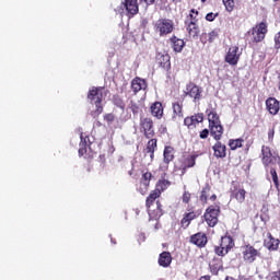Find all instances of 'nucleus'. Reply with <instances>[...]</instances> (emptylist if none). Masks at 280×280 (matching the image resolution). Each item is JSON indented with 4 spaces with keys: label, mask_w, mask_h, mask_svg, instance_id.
I'll return each mask as SVG.
<instances>
[{
    "label": "nucleus",
    "mask_w": 280,
    "mask_h": 280,
    "mask_svg": "<svg viewBox=\"0 0 280 280\" xmlns=\"http://www.w3.org/2000/svg\"><path fill=\"white\" fill-rule=\"evenodd\" d=\"M233 248H235V240H233L231 235H224L221 237L220 245L214 246V254L218 255V257H226Z\"/></svg>",
    "instance_id": "nucleus-5"
},
{
    "label": "nucleus",
    "mask_w": 280,
    "mask_h": 280,
    "mask_svg": "<svg viewBox=\"0 0 280 280\" xmlns=\"http://www.w3.org/2000/svg\"><path fill=\"white\" fill-rule=\"evenodd\" d=\"M280 241L279 238L272 237V234H268V237L265 240V246L268 247L269 250H277L279 248Z\"/></svg>",
    "instance_id": "nucleus-30"
},
{
    "label": "nucleus",
    "mask_w": 280,
    "mask_h": 280,
    "mask_svg": "<svg viewBox=\"0 0 280 280\" xmlns=\"http://www.w3.org/2000/svg\"><path fill=\"white\" fill-rule=\"evenodd\" d=\"M172 108H173V116H172L173 121H180V119H183L184 117L183 103L175 102L172 104Z\"/></svg>",
    "instance_id": "nucleus-26"
},
{
    "label": "nucleus",
    "mask_w": 280,
    "mask_h": 280,
    "mask_svg": "<svg viewBox=\"0 0 280 280\" xmlns=\"http://www.w3.org/2000/svg\"><path fill=\"white\" fill-rule=\"evenodd\" d=\"M200 214L192 210V208L188 209V212H185L183 214V218L180 220V228L182 229H189V224L194 222V220L198 219Z\"/></svg>",
    "instance_id": "nucleus-15"
},
{
    "label": "nucleus",
    "mask_w": 280,
    "mask_h": 280,
    "mask_svg": "<svg viewBox=\"0 0 280 280\" xmlns=\"http://www.w3.org/2000/svg\"><path fill=\"white\" fill-rule=\"evenodd\" d=\"M270 175L272 177V182H273L276 189H278V191H279V176L277 175V166L270 167Z\"/></svg>",
    "instance_id": "nucleus-37"
},
{
    "label": "nucleus",
    "mask_w": 280,
    "mask_h": 280,
    "mask_svg": "<svg viewBox=\"0 0 280 280\" xmlns=\"http://www.w3.org/2000/svg\"><path fill=\"white\" fill-rule=\"evenodd\" d=\"M171 43H172V48L174 51H176L177 54H180V51H183V48L185 47V40L173 36L171 37Z\"/></svg>",
    "instance_id": "nucleus-29"
},
{
    "label": "nucleus",
    "mask_w": 280,
    "mask_h": 280,
    "mask_svg": "<svg viewBox=\"0 0 280 280\" xmlns=\"http://www.w3.org/2000/svg\"><path fill=\"white\" fill-rule=\"evenodd\" d=\"M209 132H211V129H203L202 131H200V139H207L209 137Z\"/></svg>",
    "instance_id": "nucleus-46"
},
{
    "label": "nucleus",
    "mask_w": 280,
    "mask_h": 280,
    "mask_svg": "<svg viewBox=\"0 0 280 280\" xmlns=\"http://www.w3.org/2000/svg\"><path fill=\"white\" fill-rule=\"evenodd\" d=\"M209 194H211V185L206 184L199 196L201 205H207L209 202Z\"/></svg>",
    "instance_id": "nucleus-32"
},
{
    "label": "nucleus",
    "mask_w": 280,
    "mask_h": 280,
    "mask_svg": "<svg viewBox=\"0 0 280 280\" xmlns=\"http://www.w3.org/2000/svg\"><path fill=\"white\" fill-rule=\"evenodd\" d=\"M153 30L159 36H167L174 32V21L170 19H160L153 23Z\"/></svg>",
    "instance_id": "nucleus-6"
},
{
    "label": "nucleus",
    "mask_w": 280,
    "mask_h": 280,
    "mask_svg": "<svg viewBox=\"0 0 280 280\" xmlns=\"http://www.w3.org/2000/svg\"><path fill=\"white\" fill-rule=\"evenodd\" d=\"M184 125H186L187 128H196L198 124L196 122L194 116H189L184 119Z\"/></svg>",
    "instance_id": "nucleus-40"
},
{
    "label": "nucleus",
    "mask_w": 280,
    "mask_h": 280,
    "mask_svg": "<svg viewBox=\"0 0 280 280\" xmlns=\"http://www.w3.org/2000/svg\"><path fill=\"white\" fill-rule=\"evenodd\" d=\"M217 142L212 147V150L214 152V156L217 159H225L226 158V145L222 144L220 140H215Z\"/></svg>",
    "instance_id": "nucleus-22"
},
{
    "label": "nucleus",
    "mask_w": 280,
    "mask_h": 280,
    "mask_svg": "<svg viewBox=\"0 0 280 280\" xmlns=\"http://www.w3.org/2000/svg\"><path fill=\"white\" fill-rule=\"evenodd\" d=\"M129 176H132V171H129Z\"/></svg>",
    "instance_id": "nucleus-55"
},
{
    "label": "nucleus",
    "mask_w": 280,
    "mask_h": 280,
    "mask_svg": "<svg viewBox=\"0 0 280 280\" xmlns=\"http://www.w3.org/2000/svg\"><path fill=\"white\" fill-rule=\"evenodd\" d=\"M182 202L184 205H189V202H191V192L189 191H184L183 196H182Z\"/></svg>",
    "instance_id": "nucleus-42"
},
{
    "label": "nucleus",
    "mask_w": 280,
    "mask_h": 280,
    "mask_svg": "<svg viewBox=\"0 0 280 280\" xmlns=\"http://www.w3.org/2000/svg\"><path fill=\"white\" fill-rule=\"evenodd\" d=\"M260 159L264 167H277V165H280L279 153L268 145L261 147Z\"/></svg>",
    "instance_id": "nucleus-2"
},
{
    "label": "nucleus",
    "mask_w": 280,
    "mask_h": 280,
    "mask_svg": "<svg viewBox=\"0 0 280 280\" xmlns=\"http://www.w3.org/2000/svg\"><path fill=\"white\" fill-rule=\"evenodd\" d=\"M223 4L226 12H233V8H235V2L233 0H223Z\"/></svg>",
    "instance_id": "nucleus-41"
},
{
    "label": "nucleus",
    "mask_w": 280,
    "mask_h": 280,
    "mask_svg": "<svg viewBox=\"0 0 280 280\" xmlns=\"http://www.w3.org/2000/svg\"><path fill=\"white\" fill-rule=\"evenodd\" d=\"M244 143L243 138H237V139H230L229 140V147L231 150H237V148H242Z\"/></svg>",
    "instance_id": "nucleus-35"
},
{
    "label": "nucleus",
    "mask_w": 280,
    "mask_h": 280,
    "mask_svg": "<svg viewBox=\"0 0 280 280\" xmlns=\"http://www.w3.org/2000/svg\"><path fill=\"white\" fill-rule=\"evenodd\" d=\"M112 242H113V244H117V242H114L113 240H112Z\"/></svg>",
    "instance_id": "nucleus-56"
},
{
    "label": "nucleus",
    "mask_w": 280,
    "mask_h": 280,
    "mask_svg": "<svg viewBox=\"0 0 280 280\" xmlns=\"http://www.w3.org/2000/svg\"><path fill=\"white\" fill-rule=\"evenodd\" d=\"M145 89H148V83L145 82V80L141 78H135L131 81V90L133 91L135 95H137L139 91H145Z\"/></svg>",
    "instance_id": "nucleus-19"
},
{
    "label": "nucleus",
    "mask_w": 280,
    "mask_h": 280,
    "mask_svg": "<svg viewBox=\"0 0 280 280\" xmlns=\"http://www.w3.org/2000/svg\"><path fill=\"white\" fill-rule=\"evenodd\" d=\"M158 198H161V192L158 191L156 189L152 190V191L150 192V195L147 197V200H145V207H147V209H150V207H152V205H154V201H155Z\"/></svg>",
    "instance_id": "nucleus-33"
},
{
    "label": "nucleus",
    "mask_w": 280,
    "mask_h": 280,
    "mask_svg": "<svg viewBox=\"0 0 280 280\" xmlns=\"http://www.w3.org/2000/svg\"><path fill=\"white\" fill-rule=\"evenodd\" d=\"M151 115L153 117H156V119H163V103L162 102H155L151 104L150 106Z\"/></svg>",
    "instance_id": "nucleus-24"
},
{
    "label": "nucleus",
    "mask_w": 280,
    "mask_h": 280,
    "mask_svg": "<svg viewBox=\"0 0 280 280\" xmlns=\"http://www.w3.org/2000/svg\"><path fill=\"white\" fill-rule=\"evenodd\" d=\"M80 144H79V156H84L85 159H93V141H91V138L86 136V133L80 135Z\"/></svg>",
    "instance_id": "nucleus-7"
},
{
    "label": "nucleus",
    "mask_w": 280,
    "mask_h": 280,
    "mask_svg": "<svg viewBox=\"0 0 280 280\" xmlns=\"http://www.w3.org/2000/svg\"><path fill=\"white\" fill-rule=\"evenodd\" d=\"M209 266L212 275H218L220 270H224V262L222 261V258H213Z\"/></svg>",
    "instance_id": "nucleus-28"
},
{
    "label": "nucleus",
    "mask_w": 280,
    "mask_h": 280,
    "mask_svg": "<svg viewBox=\"0 0 280 280\" xmlns=\"http://www.w3.org/2000/svg\"><path fill=\"white\" fill-rule=\"evenodd\" d=\"M149 215L152 220H159L163 215V206L161 201H156V209L150 210L148 209Z\"/></svg>",
    "instance_id": "nucleus-31"
},
{
    "label": "nucleus",
    "mask_w": 280,
    "mask_h": 280,
    "mask_svg": "<svg viewBox=\"0 0 280 280\" xmlns=\"http://www.w3.org/2000/svg\"><path fill=\"white\" fill-rule=\"evenodd\" d=\"M215 16H218V13H213V12H211V13H208L207 15H206V21H215Z\"/></svg>",
    "instance_id": "nucleus-47"
},
{
    "label": "nucleus",
    "mask_w": 280,
    "mask_h": 280,
    "mask_svg": "<svg viewBox=\"0 0 280 280\" xmlns=\"http://www.w3.org/2000/svg\"><path fill=\"white\" fill-rule=\"evenodd\" d=\"M218 38V31H212L208 34L209 43H213Z\"/></svg>",
    "instance_id": "nucleus-43"
},
{
    "label": "nucleus",
    "mask_w": 280,
    "mask_h": 280,
    "mask_svg": "<svg viewBox=\"0 0 280 280\" xmlns=\"http://www.w3.org/2000/svg\"><path fill=\"white\" fill-rule=\"evenodd\" d=\"M232 185L233 187L230 189V198L237 201L238 205L246 202V189H244V187H240L235 182H232Z\"/></svg>",
    "instance_id": "nucleus-12"
},
{
    "label": "nucleus",
    "mask_w": 280,
    "mask_h": 280,
    "mask_svg": "<svg viewBox=\"0 0 280 280\" xmlns=\"http://www.w3.org/2000/svg\"><path fill=\"white\" fill-rule=\"evenodd\" d=\"M156 63L161 67V69H164V70L170 69L171 67L170 55L166 52H158Z\"/></svg>",
    "instance_id": "nucleus-20"
},
{
    "label": "nucleus",
    "mask_w": 280,
    "mask_h": 280,
    "mask_svg": "<svg viewBox=\"0 0 280 280\" xmlns=\"http://www.w3.org/2000/svg\"><path fill=\"white\" fill-rule=\"evenodd\" d=\"M121 16H128L129 19L135 16L139 12V4H137V0H125L117 9Z\"/></svg>",
    "instance_id": "nucleus-8"
},
{
    "label": "nucleus",
    "mask_w": 280,
    "mask_h": 280,
    "mask_svg": "<svg viewBox=\"0 0 280 280\" xmlns=\"http://www.w3.org/2000/svg\"><path fill=\"white\" fill-rule=\"evenodd\" d=\"M172 254L170 252H162L159 256L158 264L162 268H170L172 266Z\"/></svg>",
    "instance_id": "nucleus-23"
},
{
    "label": "nucleus",
    "mask_w": 280,
    "mask_h": 280,
    "mask_svg": "<svg viewBox=\"0 0 280 280\" xmlns=\"http://www.w3.org/2000/svg\"><path fill=\"white\" fill-rule=\"evenodd\" d=\"M140 132L145 139H153V137L156 135L154 131V120H152L150 117L141 118Z\"/></svg>",
    "instance_id": "nucleus-11"
},
{
    "label": "nucleus",
    "mask_w": 280,
    "mask_h": 280,
    "mask_svg": "<svg viewBox=\"0 0 280 280\" xmlns=\"http://www.w3.org/2000/svg\"><path fill=\"white\" fill-rule=\"evenodd\" d=\"M240 56H242V52L240 51V47L232 46L230 47L225 56V61L229 62V65H237V60H240Z\"/></svg>",
    "instance_id": "nucleus-16"
},
{
    "label": "nucleus",
    "mask_w": 280,
    "mask_h": 280,
    "mask_svg": "<svg viewBox=\"0 0 280 280\" xmlns=\"http://www.w3.org/2000/svg\"><path fill=\"white\" fill-rule=\"evenodd\" d=\"M192 118H195L196 124H202V121H205V116L202 114L192 115Z\"/></svg>",
    "instance_id": "nucleus-44"
},
{
    "label": "nucleus",
    "mask_w": 280,
    "mask_h": 280,
    "mask_svg": "<svg viewBox=\"0 0 280 280\" xmlns=\"http://www.w3.org/2000/svg\"><path fill=\"white\" fill-rule=\"evenodd\" d=\"M184 95L191 97L194 102H200V100H202V90L196 83L190 82L186 85V91H184Z\"/></svg>",
    "instance_id": "nucleus-13"
},
{
    "label": "nucleus",
    "mask_w": 280,
    "mask_h": 280,
    "mask_svg": "<svg viewBox=\"0 0 280 280\" xmlns=\"http://www.w3.org/2000/svg\"><path fill=\"white\" fill-rule=\"evenodd\" d=\"M144 3H147V5H152V3H154V0H144Z\"/></svg>",
    "instance_id": "nucleus-54"
},
{
    "label": "nucleus",
    "mask_w": 280,
    "mask_h": 280,
    "mask_svg": "<svg viewBox=\"0 0 280 280\" xmlns=\"http://www.w3.org/2000/svg\"><path fill=\"white\" fill-rule=\"evenodd\" d=\"M273 280H280V271H277L273 276Z\"/></svg>",
    "instance_id": "nucleus-53"
},
{
    "label": "nucleus",
    "mask_w": 280,
    "mask_h": 280,
    "mask_svg": "<svg viewBox=\"0 0 280 280\" xmlns=\"http://www.w3.org/2000/svg\"><path fill=\"white\" fill-rule=\"evenodd\" d=\"M170 185H172V182L165 179V178H161L158 180L156 185H155V189L161 194H163V191H165V189H167V187H170Z\"/></svg>",
    "instance_id": "nucleus-34"
},
{
    "label": "nucleus",
    "mask_w": 280,
    "mask_h": 280,
    "mask_svg": "<svg viewBox=\"0 0 280 280\" xmlns=\"http://www.w3.org/2000/svg\"><path fill=\"white\" fill-rule=\"evenodd\" d=\"M207 242H209L207 234L202 232H198L190 236V244L198 246V248H205V246H207Z\"/></svg>",
    "instance_id": "nucleus-17"
},
{
    "label": "nucleus",
    "mask_w": 280,
    "mask_h": 280,
    "mask_svg": "<svg viewBox=\"0 0 280 280\" xmlns=\"http://www.w3.org/2000/svg\"><path fill=\"white\" fill-rule=\"evenodd\" d=\"M199 280H211V276H201Z\"/></svg>",
    "instance_id": "nucleus-52"
},
{
    "label": "nucleus",
    "mask_w": 280,
    "mask_h": 280,
    "mask_svg": "<svg viewBox=\"0 0 280 280\" xmlns=\"http://www.w3.org/2000/svg\"><path fill=\"white\" fill-rule=\"evenodd\" d=\"M276 49H280V33L275 36Z\"/></svg>",
    "instance_id": "nucleus-48"
},
{
    "label": "nucleus",
    "mask_w": 280,
    "mask_h": 280,
    "mask_svg": "<svg viewBox=\"0 0 280 280\" xmlns=\"http://www.w3.org/2000/svg\"><path fill=\"white\" fill-rule=\"evenodd\" d=\"M210 200L212 202H215L218 200V195L213 194L211 197H210Z\"/></svg>",
    "instance_id": "nucleus-51"
},
{
    "label": "nucleus",
    "mask_w": 280,
    "mask_h": 280,
    "mask_svg": "<svg viewBox=\"0 0 280 280\" xmlns=\"http://www.w3.org/2000/svg\"><path fill=\"white\" fill-rule=\"evenodd\" d=\"M158 148L159 140L156 138H150L147 143L145 152L147 154H150L151 161H154V153L156 152Z\"/></svg>",
    "instance_id": "nucleus-21"
},
{
    "label": "nucleus",
    "mask_w": 280,
    "mask_h": 280,
    "mask_svg": "<svg viewBox=\"0 0 280 280\" xmlns=\"http://www.w3.org/2000/svg\"><path fill=\"white\" fill-rule=\"evenodd\" d=\"M197 159H198V155L196 154L182 156V159L179 160V165L177 166L178 172H180V176H185L187 174V170L191 167H196Z\"/></svg>",
    "instance_id": "nucleus-10"
},
{
    "label": "nucleus",
    "mask_w": 280,
    "mask_h": 280,
    "mask_svg": "<svg viewBox=\"0 0 280 280\" xmlns=\"http://www.w3.org/2000/svg\"><path fill=\"white\" fill-rule=\"evenodd\" d=\"M220 213H222V210L220 208V202L211 205L206 209L203 213V219H205V222L208 224V226L213 229V226L218 225V222H220L219 220Z\"/></svg>",
    "instance_id": "nucleus-4"
},
{
    "label": "nucleus",
    "mask_w": 280,
    "mask_h": 280,
    "mask_svg": "<svg viewBox=\"0 0 280 280\" xmlns=\"http://www.w3.org/2000/svg\"><path fill=\"white\" fill-rule=\"evenodd\" d=\"M175 149L172 145H166L164 148L163 151V163H165V165H170L172 163V161H174L175 156Z\"/></svg>",
    "instance_id": "nucleus-25"
},
{
    "label": "nucleus",
    "mask_w": 280,
    "mask_h": 280,
    "mask_svg": "<svg viewBox=\"0 0 280 280\" xmlns=\"http://www.w3.org/2000/svg\"><path fill=\"white\" fill-rule=\"evenodd\" d=\"M187 25V32L189 36H192V38H196L198 34H200V28L198 27V24L194 20H187L186 22Z\"/></svg>",
    "instance_id": "nucleus-27"
},
{
    "label": "nucleus",
    "mask_w": 280,
    "mask_h": 280,
    "mask_svg": "<svg viewBox=\"0 0 280 280\" xmlns=\"http://www.w3.org/2000/svg\"><path fill=\"white\" fill-rule=\"evenodd\" d=\"M206 114L208 116V124L211 137H213L214 141H220L222 139V135H224V126H222V121L220 120V115L215 109H207Z\"/></svg>",
    "instance_id": "nucleus-1"
},
{
    "label": "nucleus",
    "mask_w": 280,
    "mask_h": 280,
    "mask_svg": "<svg viewBox=\"0 0 280 280\" xmlns=\"http://www.w3.org/2000/svg\"><path fill=\"white\" fill-rule=\"evenodd\" d=\"M196 16H198V11L192 9L190 11V21H196Z\"/></svg>",
    "instance_id": "nucleus-50"
},
{
    "label": "nucleus",
    "mask_w": 280,
    "mask_h": 280,
    "mask_svg": "<svg viewBox=\"0 0 280 280\" xmlns=\"http://www.w3.org/2000/svg\"><path fill=\"white\" fill-rule=\"evenodd\" d=\"M152 178H154V176L152 175L151 172L142 171V176H141L140 180H142L143 183H147V185H150V182L152 180Z\"/></svg>",
    "instance_id": "nucleus-38"
},
{
    "label": "nucleus",
    "mask_w": 280,
    "mask_h": 280,
    "mask_svg": "<svg viewBox=\"0 0 280 280\" xmlns=\"http://www.w3.org/2000/svg\"><path fill=\"white\" fill-rule=\"evenodd\" d=\"M268 139L269 141H272V139H275V128L268 130Z\"/></svg>",
    "instance_id": "nucleus-49"
},
{
    "label": "nucleus",
    "mask_w": 280,
    "mask_h": 280,
    "mask_svg": "<svg viewBox=\"0 0 280 280\" xmlns=\"http://www.w3.org/2000/svg\"><path fill=\"white\" fill-rule=\"evenodd\" d=\"M104 119H105V121H107V124H113V121H115V115H113V114H106V115L104 116Z\"/></svg>",
    "instance_id": "nucleus-45"
},
{
    "label": "nucleus",
    "mask_w": 280,
    "mask_h": 280,
    "mask_svg": "<svg viewBox=\"0 0 280 280\" xmlns=\"http://www.w3.org/2000/svg\"><path fill=\"white\" fill-rule=\"evenodd\" d=\"M130 110L132 112L133 115H139L141 113V104L131 101L130 102Z\"/></svg>",
    "instance_id": "nucleus-39"
},
{
    "label": "nucleus",
    "mask_w": 280,
    "mask_h": 280,
    "mask_svg": "<svg viewBox=\"0 0 280 280\" xmlns=\"http://www.w3.org/2000/svg\"><path fill=\"white\" fill-rule=\"evenodd\" d=\"M148 189H150V184H147L140 179L139 184L137 185V191H139L141 196H145L148 194Z\"/></svg>",
    "instance_id": "nucleus-36"
},
{
    "label": "nucleus",
    "mask_w": 280,
    "mask_h": 280,
    "mask_svg": "<svg viewBox=\"0 0 280 280\" xmlns=\"http://www.w3.org/2000/svg\"><path fill=\"white\" fill-rule=\"evenodd\" d=\"M268 33V26H266V23L261 22L260 24L256 25L252 30V36L254 43H261L264 38H266V34Z\"/></svg>",
    "instance_id": "nucleus-14"
},
{
    "label": "nucleus",
    "mask_w": 280,
    "mask_h": 280,
    "mask_svg": "<svg viewBox=\"0 0 280 280\" xmlns=\"http://www.w3.org/2000/svg\"><path fill=\"white\" fill-rule=\"evenodd\" d=\"M243 261L245 264H255L257 257H261V253L259 249L255 248V246L247 244L242 247Z\"/></svg>",
    "instance_id": "nucleus-9"
},
{
    "label": "nucleus",
    "mask_w": 280,
    "mask_h": 280,
    "mask_svg": "<svg viewBox=\"0 0 280 280\" xmlns=\"http://www.w3.org/2000/svg\"><path fill=\"white\" fill-rule=\"evenodd\" d=\"M88 100L96 106L95 115H102L104 113V106H102V100H104V88L92 86L88 93Z\"/></svg>",
    "instance_id": "nucleus-3"
},
{
    "label": "nucleus",
    "mask_w": 280,
    "mask_h": 280,
    "mask_svg": "<svg viewBox=\"0 0 280 280\" xmlns=\"http://www.w3.org/2000/svg\"><path fill=\"white\" fill-rule=\"evenodd\" d=\"M266 108L269 115H278L280 110V103L275 97H269L266 100Z\"/></svg>",
    "instance_id": "nucleus-18"
}]
</instances>
